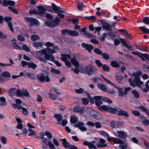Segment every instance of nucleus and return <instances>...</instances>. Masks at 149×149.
Here are the masks:
<instances>
[{
    "mask_svg": "<svg viewBox=\"0 0 149 149\" xmlns=\"http://www.w3.org/2000/svg\"><path fill=\"white\" fill-rule=\"evenodd\" d=\"M38 59L42 61L45 63L46 60L53 61L55 59V58L52 55L49 54H46L44 56L41 54L38 56Z\"/></svg>",
    "mask_w": 149,
    "mask_h": 149,
    "instance_id": "1",
    "label": "nucleus"
},
{
    "mask_svg": "<svg viewBox=\"0 0 149 149\" xmlns=\"http://www.w3.org/2000/svg\"><path fill=\"white\" fill-rule=\"evenodd\" d=\"M24 20L25 21L31 26L38 25L39 24V22L38 20L33 17H25L24 18Z\"/></svg>",
    "mask_w": 149,
    "mask_h": 149,
    "instance_id": "2",
    "label": "nucleus"
},
{
    "mask_svg": "<svg viewBox=\"0 0 149 149\" xmlns=\"http://www.w3.org/2000/svg\"><path fill=\"white\" fill-rule=\"evenodd\" d=\"M120 40L119 39H117L116 38L114 39V44L115 46L118 45L120 43V41L122 45H123L125 47L127 48V49L129 50H132V47L129 46L128 45V44L123 38H120Z\"/></svg>",
    "mask_w": 149,
    "mask_h": 149,
    "instance_id": "3",
    "label": "nucleus"
},
{
    "mask_svg": "<svg viewBox=\"0 0 149 149\" xmlns=\"http://www.w3.org/2000/svg\"><path fill=\"white\" fill-rule=\"evenodd\" d=\"M41 144L42 146V148L43 149L46 148L44 146V144L47 146H49L50 148H55V146L47 138H45L41 141Z\"/></svg>",
    "mask_w": 149,
    "mask_h": 149,
    "instance_id": "4",
    "label": "nucleus"
},
{
    "mask_svg": "<svg viewBox=\"0 0 149 149\" xmlns=\"http://www.w3.org/2000/svg\"><path fill=\"white\" fill-rule=\"evenodd\" d=\"M103 29L104 31H110L111 30L112 26L104 20L100 21Z\"/></svg>",
    "mask_w": 149,
    "mask_h": 149,
    "instance_id": "5",
    "label": "nucleus"
},
{
    "mask_svg": "<svg viewBox=\"0 0 149 149\" xmlns=\"http://www.w3.org/2000/svg\"><path fill=\"white\" fill-rule=\"evenodd\" d=\"M60 21V19L58 17H56L51 22L48 21H46L45 22V24L47 26L54 27L59 24V22Z\"/></svg>",
    "mask_w": 149,
    "mask_h": 149,
    "instance_id": "6",
    "label": "nucleus"
},
{
    "mask_svg": "<svg viewBox=\"0 0 149 149\" xmlns=\"http://www.w3.org/2000/svg\"><path fill=\"white\" fill-rule=\"evenodd\" d=\"M129 81L131 86L134 87L138 84H143V81H139V79L137 78H134L133 80L132 78H130L129 79Z\"/></svg>",
    "mask_w": 149,
    "mask_h": 149,
    "instance_id": "7",
    "label": "nucleus"
},
{
    "mask_svg": "<svg viewBox=\"0 0 149 149\" xmlns=\"http://www.w3.org/2000/svg\"><path fill=\"white\" fill-rule=\"evenodd\" d=\"M95 143L96 142L95 141L90 142L85 141L83 142V144L85 146H88V148L90 149H96L97 148V147L94 145Z\"/></svg>",
    "mask_w": 149,
    "mask_h": 149,
    "instance_id": "8",
    "label": "nucleus"
},
{
    "mask_svg": "<svg viewBox=\"0 0 149 149\" xmlns=\"http://www.w3.org/2000/svg\"><path fill=\"white\" fill-rule=\"evenodd\" d=\"M71 62L76 68L75 69H74V72L78 74L79 72V70L78 69L79 66L78 61L75 58H71Z\"/></svg>",
    "mask_w": 149,
    "mask_h": 149,
    "instance_id": "9",
    "label": "nucleus"
},
{
    "mask_svg": "<svg viewBox=\"0 0 149 149\" xmlns=\"http://www.w3.org/2000/svg\"><path fill=\"white\" fill-rule=\"evenodd\" d=\"M98 87L100 89L104 92L109 93L111 94H113L114 93V91L113 90L108 91L106 86L103 84H98Z\"/></svg>",
    "mask_w": 149,
    "mask_h": 149,
    "instance_id": "10",
    "label": "nucleus"
},
{
    "mask_svg": "<svg viewBox=\"0 0 149 149\" xmlns=\"http://www.w3.org/2000/svg\"><path fill=\"white\" fill-rule=\"evenodd\" d=\"M3 20L7 22V24L10 30L13 32H14V29L13 27L12 23L10 21L12 19V18L10 17H5L3 19Z\"/></svg>",
    "mask_w": 149,
    "mask_h": 149,
    "instance_id": "11",
    "label": "nucleus"
},
{
    "mask_svg": "<svg viewBox=\"0 0 149 149\" xmlns=\"http://www.w3.org/2000/svg\"><path fill=\"white\" fill-rule=\"evenodd\" d=\"M38 79L41 81H45L46 82H48L50 81V79L49 77L47 75H45L43 74H40L38 75Z\"/></svg>",
    "mask_w": 149,
    "mask_h": 149,
    "instance_id": "12",
    "label": "nucleus"
},
{
    "mask_svg": "<svg viewBox=\"0 0 149 149\" xmlns=\"http://www.w3.org/2000/svg\"><path fill=\"white\" fill-rule=\"evenodd\" d=\"M52 6L53 8V11H54L56 13H58V12L63 13L64 11L62 10V8L60 6L56 5L54 3H52Z\"/></svg>",
    "mask_w": 149,
    "mask_h": 149,
    "instance_id": "13",
    "label": "nucleus"
},
{
    "mask_svg": "<svg viewBox=\"0 0 149 149\" xmlns=\"http://www.w3.org/2000/svg\"><path fill=\"white\" fill-rule=\"evenodd\" d=\"M13 107L15 108L20 109H21L22 110V113L24 114L27 115L28 114V112L26 109L23 108L19 105H16L15 104H12Z\"/></svg>",
    "mask_w": 149,
    "mask_h": 149,
    "instance_id": "14",
    "label": "nucleus"
},
{
    "mask_svg": "<svg viewBox=\"0 0 149 149\" xmlns=\"http://www.w3.org/2000/svg\"><path fill=\"white\" fill-rule=\"evenodd\" d=\"M116 114L120 116H124L127 117H128L129 116V114L127 111L118 108L117 110Z\"/></svg>",
    "mask_w": 149,
    "mask_h": 149,
    "instance_id": "15",
    "label": "nucleus"
},
{
    "mask_svg": "<svg viewBox=\"0 0 149 149\" xmlns=\"http://www.w3.org/2000/svg\"><path fill=\"white\" fill-rule=\"evenodd\" d=\"M82 47L85 49L89 52H91L94 47L90 44L83 43L81 45Z\"/></svg>",
    "mask_w": 149,
    "mask_h": 149,
    "instance_id": "16",
    "label": "nucleus"
},
{
    "mask_svg": "<svg viewBox=\"0 0 149 149\" xmlns=\"http://www.w3.org/2000/svg\"><path fill=\"white\" fill-rule=\"evenodd\" d=\"M84 123L82 122H79L76 124L74 125L75 127H78L79 128L82 132L86 131L87 129L86 127H84Z\"/></svg>",
    "mask_w": 149,
    "mask_h": 149,
    "instance_id": "17",
    "label": "nucleus"
},
{
    "mask_svg": "<svg viewBox=\"0 0 149 149\" xmlns=\"http://www.w3.org/2000/svg\"><path fill=\"white\" fill-rule=\"evenodd\" d=\"M102 96H94V98L95 100V103L98 107L100 105L102 104Z\"/></svg>",
    "mask_w": 149,
    "mask_h": 149,
    "instance_id": "18",
    "label": "nucleus"
},
{
    "mask_svg": "<svg viewBox=\"0 0 149 149\" xmlns=\"http://www.w3.org/2000/svg\"><path fill=\"white\" fill-rule=\"evenodd\" d=\"M100 143H97L96 145L97 146L100 148H103L106 147L107 145L106 144H104L105 143V141L103 139L101 138L99 140Z\"/></svg>",
    "mask_w": 149,
    "mask_h": 149,
    "instance_id": "19",
    "label": "nucleus"
},
{
    "mask_svg": "<svg viewBox=\"0 0 149 149\" xmlns=\"http://www.w3.org/2000/svg\"><path fill=\"white\" fill-rule=\"evenodd\" d=\"M38 15H42L45 13L46 11V9L43 6H38Z\"/></svg>",
    "mask_w": 149,
    "mask_h": 149,
    "instance_id": "20",
    "label": "nucleus"
},
{
    "mask_svg": "<svg viewBox=\"0 0 149 149\" xmlns=\"http://www.w3.org/2000/svg\"><path fill=\"white\" fill-rule=\"evenodd\" d=\"M84 108H81L80 107L77 106L74 107L73 111L75 112H79L80 114H82L84 112Z\"/></svg>",
    "mask_w": 149,
    "mask_h": 149,
    "instance_id": "21",
    "label": "nucleus"
},
{
    "mask_svg": "<svg viewBox=\"0 0 149 149\" xmlns=\"http://www.w3.org/2000/svg\"><path fill=\"white\" fill-rule=\"evenodd\" d=\"M112 84L113 85L115 88H117L118 90L119 95L120 96L122 97L124 96L125 95H126L125 92L123 91V88L118 87V86H116L113 83V84Z\"/></svg>",
    "mask_w": 149,
    "mask_h": 149,
    "instance_id": "22",
    "label": "nucleus"
},
{
    "mask_svg": "<svg viewBox=\"0 0 149 149\" xmlns=\"http://www.w3.org/2000/svg\"><path fill=\"white\" fill-rule=\"evenodd\" d=\"M33 46L36 49H40L43 46V43L41 42H35L33 44Z\"/></svg>",
    "mask_w": 149,
    "mask_h": 149,
    "instance_id": "23",
    "label": "nucleus"
},
{
    "mask_svg": "<svg viewBox=\"0 0 149 149\" xmlns=\"http://www.w3.org/2000/svg\"><path fill=\"white\" fill-rule=\"evenodd\" d=\"M16 89L15 88H11L8 90V93L10 96L15 95L16 94Z\"/></svg>",
    "mask_w": 149,
    "mask_h": 149,
    "instance_id": "24",
    "label": "nucleus"
},
{
    "mask_svg": "<svg viewBox=\"0 0 149 149\" xmlns=\"http://www.w3.org/2000/svg\"><path fill=\"white\" fill-rule=\"evenodd\" d=\"M117 133L118 134V136L121 139L125 138L127 136V133L123 131H118Z\"/></svg>",
    "mask_w": 149,
    "mask_h": 149,
    "instance_id": "25",
    "label": "nucleus"
},
{
    "mask_svg": "<svg viewBox=\"0 0 149 149\" xmlns=\"http://www.w3.org/2000/svg\"><path fill=\"white\" fill-rule=\"evenodd\" d=\"M16 41V40L15 39H13L12 40V46L15 49L21 50V47L18 45Z\"/></svg>",
    "mask_w": 149,
    "mask_h": 149,
    "instance_id": "26",
    "label": "nucleus"
},
{
    "mask_svg": "<svg viewBox=\"0 0 149 149\" xmlns=\"http://www.w3.org/2000/svg\"><path fill=\"white\" fill-rule=\"evenodd\" d=\"M118 108H114L108 107L107 112L112 113H115L116 114Z\"/></svg>",
    "mask_w": 149,
    "mask_h": 149,
    "instance_id": "27",
    "label": "nucleus"
},
{
    "mask_svg": "<svg viewBox=\"0 0 149 149\" xmlns=\"http://www.w3.org/2000/svg\"><path fill=\"white\" fill-rule=\"evenodd\" d=\"M100 133L101 135L107 138L109 141H111L112 140V139L110 137L109 134L106 132L104 131H102L100 132Z\"/></svg>",
    "mask_w": 149,
    "mask_h": 149,
    "instance_id": "28",
    "label": "nucleus"
},
{
    "mask_svg": "<svg viewBox=\"0 0 149 149\" xmlns=\"http://www.w3.org/2000/svg\"><path fill=\"white\" fill-rule=\"evenodd\" d=\"M45 45L47 47L52 46L53 49L55 50H58L59 49V47L57 46L54 45V44L49 42H47L46 43Z\"/></svg>",
    "mask_w": 149,
    "mask_h": 149,
    "instance_id": "29",
    "label": "nucleus"
},
{
    "mask_svg": "<svg viewBox=\"0 0 149 149\" xmlns=\"http://www.w3.org/2000/svg\"><path fill=\"white\" fill-rule=\"evenodd\" d=\"M61 56L62 57H61V59L64 62L67 61V58H68L69 59L70 58V56L69 54H62Z\"/></svg>",
    "mask_w": 149,
    "mask_h": 149,
    "instance_id": "30",
    "label": "nucleus"
},
{
    "mask_svg": "<svg viewBox=\"0 0 149 149\" xmlns=\"http://www.w3.org/2000/svg\"><path fill=\"white\" fill-rule=\"evenodd\" d=\"M142 72L140 71H138L132 74V76L134 77L135 78H138L139 81H140V78L139 77L142 75Z\"/></svg>",
    "mask_w": 149,
    "mask_h": 149,
    "instance_id": "31",
    "label": "nucleus"
},
{
    "mask_svg": "<svg viewBox=\"0 0 149 149\" xmlns=\"http://www.w3.org/2000/svg\"><path fill=\"white\" fill-rule=\"evenodd\" d=\"M127 143L125 141H123L119 146V148L120 149H127Z\"/></svg>",
    "mask_w": 149,
    "mask_h": 149,
    "instance_id": "32",
    "label": "nucleus"
},
{
    "mask_svg": "<svg viewBox=\"0 0 149 149\" xmlns=\"http://www.w3.org/2000/svg\"><path fill=\"white\" fill-rule=\"evenodd\" d=\"M2 76L4 78H9L11 76L10 73L7 71H4L1 73Z\"/></svg>",
    "mask_w": 149,
    "mask_h": 149,
    "instance_id": "33",
    "label": "nucleus"
},
{
    "mask_svg": "<svg viewBox=\"0 0 149 149\" xmlns=\"http://www.w3.org/2000/svg\"><path fill=\"white\" fill-rule=\"evenodd\" d=\"M54 116L58 120L57 123L59 125H61V122L62 119V116L61 114H55Z\"/></svg>",
    "mask_w": 149,
    "mask_h": 149,
    "instance_id": "34",
    "label": "nucleus"
},
{
    "mask_svg": "<svg viewBox=\"0 0 149 149\" xmlns=\"http://www.w3.org/2000/svg\"><path fill=\"white\" fill-rule=\"evenodd\" d=\"M61 140L63 141L62 144L65 148H69L70 145L65 139H62Z\"/></svg>",
    "mask_w": 149,
    "mask_h": 149,
    "instance_id": "35",
    "label": "nucleus"
},
{
    "mask_svg": "<svg viewBox=\"0 0 149 149\" xmlns=\"http://www.w3.org/2000/svg\"><path fill=\"white\" fill-rule=\"evenodd\" d=\"M69 35L71 36H77L79 35V33L75 31H71L70 30Z\"/></svg>",
    "mask_w": 149,
    "mask_h": 149,
    "instance_id": "36",
    "label": "nucleus"
},
{
    "mask_svg": "<svg viewBox=\"0 0 149 149\" xmlns=\"http://www.w3.org/2000/svg\"><path fill=\"white\" fill-rule=\"evenodd\" d=\"M111 65L112 67L114 68H119L120 67V65L115 61H111Z\"/></svg>",
    "mask_w": 149,
    "mask_h": 149,
    "instance_id": "37",
    "label": "nucleus"
},
{
    "mask_svg": "<svg viewBox=\"0 0 149 149\" xmlns=\"http://www.w3.org/2000/svg\"><path fill=\"white\" fill-rule=\"evenodd\" d=\"M78 118L76 116H74L71 117L70 118V122L73 123H75L78 121Z\"/></svg>",
    "mask_w": 149,
    "mask_h": 149,
    "instance_id": "38",
    "label": "nucleus"
},
{
    "mask_svg": "<svg viewBox=\"0 0 149 149\" xmlns=\"http://www.w3.org/2000/svg\"><path fill=\"white\" fill-rule=\"evenodd\" d=\"M139 28L145 33L149 34V29L143 26L139 27Z\"/></svg>",
    "mask_w": 149,
    "mask_h": 149,
    "instance_id": "39",
    "label": "nucleus"
},
{
    "mask_svg": "<svg viewBox=\"0 0 149 149\" xmlns=\"http://www.w3.org/2000/svg\"><path fill=\"white\" fill-rule=\"evenodd\" d=\"M0 101L1 102L0 103V106H3L6 104V100L3 97H0Z\"/></svg>",
    "mask_w": 149,
    "mask_h": 149,
    "instance_id": "40",
    "label": "nucleus"
},
{
    "mask_svg": "<svg viewBox=\"0 0 149 149\" xmlns=\"http://www.w3.org/2000/svg\"><path fill=\"white\" fill-rule=\"evenodd\" d=\"M51 72L52 73L56 74H59L61 73V71L59 70L56 69L54 68L51 69Z\"/></svg>",
    "mask_w": 149,
    "mask_h": 149,
    "instance_id": "41",
    "label": "nucleus"
},
{
    "mask_svg": "<svg viewBox=\"0 0 149 149\" xmlns=\"http://www.w3.org/2000/svg\"><path fill=\"white\" fill-rule=\"evenodd\" d=\"M108 106L106 105H102L98 107V108L101 110H104L107 111Z\"/></svg>",
    "mask_w": 149,
    "mask_h": 149,
    "instance_id": "42",
    "label": "nucleus"
},
{
    "mask_svg": "<svg viewBox=\"0 0 149 149\" xmlns=\"http://www.w3.org/2000/svg\"><path fill=\"white\" fill-rule=\"evenodd\" d=\"M113 140L114 143L116 144H120L122 142V141L116 138H113L112 140Z\"/></svg>",
    "mask_w": 149,
    "mask_h": 149,
    "instance_id": "43",
    "label": "nucleus"
},
{
    "mask_svg": "<svg viewBox=\"0 0 149 149\" xmlns=\"http://www.w3.org/2000/svg\"><path fill=\"white\" fill-rule=\"evenodd\" d=\"M28 67L35 69L37 66V65L33 62L28 63Z\"/></svg>",
    "mask_w": 149,
    "mask_h": 149,
    "instance_id": "44",
    "label": "nucleus"
},
{
    "mask_svg": "<svg viewBox=\"0 0 149 149\" xmlns=\"http://www.w3.org/2000/svg\"><path fill=\"white\" fill-rule=\"evenodd\" d=\"M132 93L134 97L136 98L139 97V93L135 90L132 91Z\"/></svg>",
    "mask_w": 149,
    "mask_h": 149,
    "instance_id": "45",
    "label": "nucleus"
},
{
    "mask_svg": "<svg viewBox=\"0 0 149 149\" xmlns=\"http://www.w3.org/2000/svg\"><path fill=\"white\" fill-rule=\"evenodd\" d=\"M102 69L104 71L109 72V71L110 69L109 67L106 64H104L102 66Z\"/></svg>",
    "mask_w": 149,
    "mask_h": 149,
    "instance_id": "46",
    "label": "nucleus"
},
{
    "mask_svg": "<svg viewBox=\"0 0 149 149\" xmlns=\"http://www.w3.org/2000/svg\"><path fill=\"white\" fill-rule=\"evenodd\" d=\"M102 100L103 101L107 102L109 103H111L112 101V100L107 97H102Z\"/></svg>",
    "mask_w": 149,
    "mask_h": 149,
    "instance_id": "47",
    "label": "nucleus"
},
{
    "mask_svg": "<svg viewBox=\"0 0 149 149\" xmlns=\"http://www.w3.org/2000/svg\"><path fill=\"white\" fill-rule=\"evenodd\" d=\"M49 96L53 100H55L57 98V96H55L54 94L49 93L48 94Z\"/></svg>",
    "mask_w": 149,
    "mask_h": 149,
    "instance_id": "48",
    "label": "nucleus"
},
{
    "mask_svg": "<svg viewBox=\"0 0 149 149\" xmlns=\"http://www.w3.org/2000/svg\"><path fill=\"white\" fill-rule=\"evenodd\" d=\"M88 72H87V74L91 75V74L93 73L94 72L95 70H96V69L95 68H93L89 67V69H88Z\"/></svg>",
    "mask_w": 149,
    "mask_h": 149,
    "instance_id": "49",
    "label": "nucleus"
},
{
    "mask_svg": "<svg viewBox=\"0 0 149 149\" xmlns=\"http://www.w3.org/2000/svg\"><path fill=\"white\" fill-rule=\"evenodd\" d=\"M70 30H68L67 29H63L61 31V33L63 35H65L68 34L69 35Z\"/></svg>",
    "mask_w": 149,
    "mask_h": 149,
    "instance_id": "50",
    "label": "nucleus"
},
{
    "mask_svg": "<svg viewBox=\"0 0 149 149\" xmlns=\"http://www.w3.org/2000/svg\"><path fill=\"white\" fill-rule=\"evenodd\" d=\"M84 7V5L82 2L79 3L77 5L78 8L79 10H83Z\"/></svg>",
    "mask_w": 149,
    "mask_h": 149,
    "instance_id": "51",
    "label": "nucleus"
},
{
    "mask_svg": "<svg viewBox=\"0 0 149 149\" xmlns=\"http://www.w3.org/2000/svg\"><path fill=\"white\" fill-rule=\"evenodd\" d=\"M85 93L87 95L88 98H89L91 102L92 103H93L94 99L93 98L91 97L90 96V94L86 91H84Z\"/></svg>",
    "mask_w": 149,
    "mask_h": 149,
    "instance_id": "52",
    "label": "nucleus"
},
{
    "mask_svg": "<svg viewBox=\"0 0 149 149\" xmlns=\"http://www.w3.org/2000/svg\"><path fill=\"white\" fill-rule=\"evenodd\" d=\"M143 22L148 25H149V17H145L143 19Z\"/></svg>",
    "mask_w": 149,
    "mask_h": 149,
    "instance_id": "53",
    "label": "nucleus"
},
{
    "mask_svg": "<svg viewBox=\"0 0 149 149\" xmlns=\"http://www.w3.org/2000/svg\"><path fill=\"white\" fill-rule=\"evenodd\" d=\"M115 77L116 79L118 82H120L123 78V77L117 74L115 75Z\"/></svg>",
    "mask_w": 149,
    "mask_h": 149,
    "instance_id": "54",
    "label": "nucleus"
},
{
    "mask_svg": "<svg viewBox=\"0 0 149 149\" xmlns=\"http://www.w3.org/2000/svg\"><path fill=\"white\" fill-rule=\"evenodd\" d=\"M95 63L99 67H101L103 65L102 63L99 60H95Z\"/></svg>",
    "mask_w": 149,
    "mask_h": 149,
    "instance_id": "55",
    "label": "nucleus"
},
{
    "mask_svg": "<svg viewBox=\"0 0 149 149\" xmlns=\"http://www.w3.org/2000/svg\"><path fill=\"white\" fill-rule=\"evenodd\" d=\"M28 131L29 132V133L28 134V136H32L34 135L35 132L33 130L30 128H29L28 129Z\"/></svg>",
    "mask_w": 149,
    "mask_h": 149,
    "instance_id": "56",
    "label": "nucleus"
},
{
    "mask_svg": "<svg viewBox=\"0 0 149 149\" xmlns=\"http://www.w3.org/2000/svg\"><path fill=\"white\" fill-rule=\"evenodd\" d=\"M22 95H24V96H26V97H28L29 96V93L27 91L26 89H23L22 90Z\"/></svg>",
    "mask_w": 149,
    "mask_h": 149,
    "instance_id": "57",
    "label": "nucleus"
},
{
    "mask_svg": "<svg viewBox=\"0 0 149 149\" xmlns=\"http://www.w3.org/2000/svg\"><path fill=\"white\" fill-rule=\"evenodd\" d=\"M39 39V37L37 35H34L31 37V40L33 41H35Z\"/></svg>",
    "mask_w": 149,
    "mask_h": 149,
    "instance_id": "58",
    "label": "nucleus"
},
{
    "mask_svg": "<svg viewBox=\"0 0 149 149\" xmlns=\"http://www.w3.org/2000/svg\"><path fill=\"white\" fill-rule=\"evenodd\" d=\"M22 49L24 50L27 52H29L30 49L29 47L26 45H24L22 46Z\"/></svg>",
    "mask_w": 149,
    "mask_h": 149,
    "instance_id": "59",
    "label": "nucleus"
},
{
    "mask_svg": "<svg viewBox=\"0 0 149 149\" xmlns=\"http://www.w3.org/2000/svg\"><path fill=\"white\" fill-rule=\"evenodd\" d=\"M94 52L96 54L100 55H101L102 54V52L100 49L97 48H95L94 49Z\"/></svg>",
    "mask_w": 149,
    "mask_h": 149,
    "instance_id": "60",
    "label": "nucleus"
},
{
    "mask_svg": "<svg viewBox=\"0 0 149 149\" xmlns=\"http://www.w3.org/2000/svg\"><path fill=\"white\" fill-rule=\"evenodd\" d=\"M47 49L48 50V52L49 53L53 54L56 52V51L54 49L47 47Z\"/></svg>",
    "mask_w": 149,
    "mask_h": 149,
    "instance_id": "61",
    "label": "nucleus"
},
{
    "mask_svg": "<svg viewBox=\"0 0 149 149\" xmlns=\"http://www.w3.org/2000/svg\"><path fill=\"white\" fill-rule=\"evenodd\" d=\"M75 91L76 93L79 94H81L84 92V90L82 88H80L79 89H75Z\"/></svg>",
    "mask_w": 149,
    "mask_h": 149,
    "instance_id": "62",
    "label": "nucleus"
},
{
    "mask_svg": "<svg viewBox=\"0 0 149 149\" xmlns=\"http://www.w3.org/2000/svg\"><path fill=\"white\" fill-rule=\"evenodd\" d=\"M8 9L13 13L15 14H17L18 13V11L16 9L13 8L12 7H9Z\"/></svg>",
    "mask_w": 149,
    "mask_h": 149,
    "instance_id": "63",
    "label": "nucleus"
},
{
    "mask_svg": "<svg viewBox=\"0 0 149 149\" xmlns=\"http://www.w3.org/2000/svg\"><path fill=\"white\" fill-rule=\"evenodd\" d=\"M85 36L88 38H91L93 37V35L87 32V31L84 34V35Z\"/></svg>",
    "mask_w": 149,
    "mask_h": 149,
    "instance_id": "64",
    "label": "nucleus"
}]
</instances>
